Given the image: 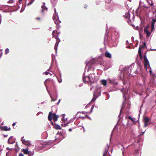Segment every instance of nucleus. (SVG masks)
I'll use <instances>...</instances> for the list:
<instances>
[{
	"mask_svg": "<svg viewBox=\"0 0 156 156\" xmlns=\"http://www.w3.org/2000/svg\"><path fill=\"white\" fill-rule=\"evenodd\" d=\"M81 118H82V119H85V117H82Z\"/></svg>",
	"mask_w": 156,
	"mask_h": 156,
	"instance_id": "0e129e2a",
	"label": "nucleus"
},
{
	"mask_svg": "<svg viewBox=\"0 0 156 156\" xmlns=\"http://www.w3.org/2000/svg\"><path fill=\"white\" fill-rule=\"evenodd\" d=\"M55 32V30H53V32H52V36H53V37H54V33Z\"/></svg>",
	"mask_w": 156,
	"mask_h": 156,
	"instance_id": "de8ad7c7",
	"label": "nucleus"
},
{
	"mask_svg": "<svg viewBox=\"0 0 156 156\" xmlns=\"http://www.w3.org/2000/svg\"><path fill=\"white\" fill-rule=\"evenodd\" d=\"M28 154H29V156H33L34 153V151H29V153Z\"/></svg>",
	"mask_w": 156,
	"mask_h": 156,
	"instance_id": "cd10ccee",
	"label": "nucleus"
},
{
	"mask_svg": "<svg viewBox=\"0 0 156 156\" xmlns=\"http://www.w3.org/2000/svg\"><path fill=\"white\" fill-rule=\"evenodd\" d=\"M109 148V146L108 144L107 146L106 147L105 149L104 152V153H108L109 155L110 156H111V155L108 152V150Z\"/></svg>",
	"mask_w": 156,
	"mask_h": 156,
	"instance_id": "dca6fc26",
	"label": "nucleus"
},
{
	"mask_svg": "<svg viewBox=\"0 0 156 156\" xmlns=\"http://www.w3.org/2000/svg\"><path fill=\"white\" fill-rule=\"evenodd\" d=\"M16 124V123L15 122H14V123H13L12 125L13 126H14Z\"/></svg>",
	"mask_w": 156,
	"mask_h": 156,
	"instance_id": "864d4df0",
	"label": "nucleus"
},
{
	"mask_svg": "<svg viewBox=\"0 0 156 156\" xmlns=\"http://www.w3.org/2000/svg\"><path fill=\"white\" fill-rule=\"evenodd\" d=\"M104 93L105 94L107 95V99H108L109 98V94L107 92H104Z\"/></svg>",
	"mask_w": 156,
	"mask_h": 156,
	"instance_id": "473e14b6",
	"label": "nucleus"
},
{
	"mask_svg": "<svg viewBox=\"0 0 156 156\" xmlns=\"http://www.w3.org/2000/svg\"><path fill=\"white\" fill-rule=\"evenodd\" d=\"M93 86H92L91 87V90H92V88H93Z\"/></svg>",
	"mask_w": 156,
	"mask_h": 156,
	"instance_id": "774afa93",
	"label": "nucleus"
},
{
	"mask_svg": "<svg viewBox=\"0 0 156 156\" xmlns=\"http://www.w3.org/2000/svg\"><path fill=\"white\" fill-rule=\"evenodd\" d=\"M95 62L94 59H91L89 62H86V65L85 67L86 71L84 72L83 76V82L86 83H88L91 85L92 84L94 83L96 80L95 74L94 73H91L87 74L89 71L91 69L92 65Z\"/></svg>",
	"mask_w": 156,
	"mask_h": 156,
	"instance_id": "f257e3e1",
	"label": "nucleus"
},
{
	"mask_svg": "<svg viewBox=\"0 0 156 156\" xmlns=\"http://www.w3.org/2000/svg\"><path fill=\"white\" fill-rule=\"evenodd\" d=\"M58 81L59 83H61L62 82V80H58Z\"/></svg>",
	"mask_w": 156,
	"mask_h": 156,
	"instance_id": "13d9d810",
	"label": "nucleus"
},
{
	"mask_svg": "<svg viewBox=\"0 0 156 156\" xmlns=\"http://www.w3.org/2000/svg\"><path fill=\"white\" fill-rule=\"evenodd\" d=\"M124 16L126 19H129L130 17V14L129 11L125 13V15H124Z\"/></svg>",
	"mask_w": 156,
	"mask_h": 156,
	"instance_id": "2eb2a0df",
	"label": "nucleus"
},
{
	"mask_svg": "<svg viewBox=\"0 0 156 156\" xmlns=\"http://www.w3.org/2000/svg\"><path fill=\"white\" fill-rule=\"evenodd\" d=\"M107 153H104L103 154V156H107Z\"/></svg>",
	"mask_w": 156,
	"mask_h": 156,
	"instance_id": "a18cd8bd",
	"label": "nucleus"
},
{
	"mask_svg": "<svg viewBox=\"0 0 156 156\" xmlns=\"http://www.w3.org/2000/svg\"><path fill=\"white\" fill-rule=\"evenodd\" d=\"M105 56L107 58H111L112 57V55L109 52L106 51L105 54Z\"/></svg>",
	"mask_w": 156,
	"mask_h": 156,
	"instance_id": "f3484780",
	"label": "nucleus"
},
{
	"mask_svg": "<svg viewBox=\"0 0 156 156\" xmlns=\"http://www.w3.org/2000/svg\"><path fill=\"white\" fill-rule=\"evenodd\" d=\"M122 108H121V110H120V114H119V115L118 117L119 118L120 115H121V112H122Z\"/></svg>",
	"mask_w": 156,
	"mask_h": 156,
	"instance_id": "ea45409f",
	"label": "nucleus"
},
{
	"mask_svg": "<svg viewBox=\"0 0 156 156\" xmlns=\"http://www.w3.org/2000/svg\"><path fill=\"white\" fill-rule=\"evenodd\" d=\"M62 134V133H61V132H60L59 133V132H58V133H57V134Z\"/></svg>",
	"mask_w": 156,
	"mask_h": 156,
	"instance_id": "bf43d9fd",
	"label": "nucleus"
},
{
	"mask_svg": "<svg viewBox=\"0 0 156 156\" xmlns=\"http://www.w3.org/2000/svg\"><path fill=\"white\" fill-rule=\"evenodd\" d=\"M144 64L145 67L146 68V70H147V66H148L149 67L150 69V70L149 71L150 73L151 74L152 73V70H151V68L150 67L149 63L147 58L146 55H144Z\"/></svg>",
	"mask_w": 156,
	"mask_h": 156,
	"instance_id": "20e7f679",
	"label": "nucleus"
},
{
	"mask_svg": "<svg viewBox=\"0 0 156 156\" xmlns=\"http://www.w3.org/2000/svg\"><path fill=\"white\" fill-rule=\"evenodd\" d=\"M117 84H118V83L117 82H115V81L112 83L114 85H116Z\"/></svg>",
	"mask_w": 156,
	"mask_h": 156,
	"instance_id": "4c0bfd02",
	"label": "nucleus"
},
{
	"mask_svg": "<svg viewBox=\"0 0 156 156\" xmlns=\"http://www.w3.org/2000/svg\"><path fill=\"white\" fill-rule=\"evenodd\" d=\"M62 121L63 122H65V119L64 118H63L62 119Z\"/></svg>",
	"mask_w": 156,
	"mask_h": 156,
	"instance_id": "79ce46f5",
	"label": "nucleus"
},
{
	"mask_svg": "<svg viewBox=\"0 0 156 156\" xmlns=\"http://www.w3.org/2000/svg\"><path fill=\"white\" fill-rule=\"evenodd\" d=\"M61 100L59 99L58 102L57 103V105H58L59 103H60Z\"/></svg>",
	"mask_w": 156,
	"mask_h": 156,
	"instance_id": "3c124183",
	"label": "nucleus"
},
{
	"mask_svg": "<svg viewBox=\"0 0 156 156\" xmlns=\"http://www.w3.org/2000/svg\"><path fill=\"white\" fill-rule=\"evenodd\" d=\"M148 26H147L144 29V32L146 34L147 36V37H149L150 36L151 34V33L148 30Z\"/></svg>",
	"mask_w": 156,
	"mask_h": 156,
	"instance_id": "1a4fd4ad",
	"label": "nucleus"
},
{
	"mask_svg": "<svg viewBox=\"0 0 156 156\" xmlns=\"http://www.w3.org/2000/svg\"><path fill=\"white\" fill-rule=\"evenodd\" d=\"M51 66L49 68L48 70V71H50V69H51Z\"/></svg>",
	"mask_w": 156,
	"mask_h": 156,
	"instance_id": "680f3d73",
	"label": "nucleus"
},
{
	"mask_svg": "<svg viewBox=\"0 0 156 156\" xmlns=\"http://www.w3.org/2000/svg\"><path fill=\"white\" fill-rule=\"evenodd\" d=\"M44 73L45 74H46V75H48V74H49V73H49V72H47L46 71V72H44Z\"/></svg>",
	"mask_w": 156,
	"mask_h": 156,
	"instance_id": "a19ab883",
	"label": "nucleus"
},
{
	"mask_svg": "<svg viewBox=\"0 0 156 156\" xmlns=\"http://www.w3.org/2000/svg\"><path fill=\"white\" fill-rule=\"evenodd\" d=\"M45 2H43V5L41 6L42 10L41 12L43 13L45 10L47 11L48 9L45 6Z\"/></svg>",
	"mask_w": 156,
	"mask_h": 156,
	"instance_id": "9b49d317",
	"label": "nucleus"
},
{
	"mask_svg": "<svg viewBox=\"0 0 156 156\" xmlns=\"http://www.w3.org/2000/svg\"><path fill=\"white\" fill-rule=\"evenodd\" d=\"M87 113V112H82V113H83V114H85V113Z\"/></svg>",
	"mask_w": 156,
	"mask_h": 156,
	"instance_id": "69168bd1",
	"label": "nucleus"
},
{
	"mask_svg": "<svg viewBox=\"0 0 156 156\" xmlns=\"http://www.w3.org/2000/svg\"><path fill=\"white\" fill-rule=\"evenodd\" d=\"M14 2V1L13 0H10L7 2V3H8L12 4Z\"/></svg>",
	"mask_w": 156,
	"mask_h": 156,
	"instance_id": "7c9ffc66",
	"label": "nucleus"
},
{
	"mask_svg": "<svg viewBox=\"0 0 156 156\" xmlns=\"http://www.w3.org/2000/svg\"><path fill=\"white\" fill-rule=\"evenodd\" d=\"M69 131L71 132V131H72V129H71V128H69Z\"/></svg>",
	"mask_w": 156,
	"mask_h": 156,
	"instance_id": "6e6d98bb",
	"label": "nucleus"
},
{
	"mask_svg": "<svg viewBox=\"0 0 156 156\" xmlns=\"http://www.w3.org/2000/svg\"><path fill=\"white\" fill-rule=\"evenodd\" d=\"M18 156H24L23 154L21 153H20Z\"/></svg>",
	"mask_w": 156,
	"mask_h": 156,
	"instance_id": "c03bdc74",
	"label": "nucleus"
},
{
	"mask_svg": "<svg viewBox=\"0 0 156 156\" xmlns=\"http://www.w3.org/2000/svg\"><path fill=\"white\" fill-rule=\"evenodd\" d=\"M141 1H140V5L138 8L137 9L136 12V14L137 16H140V13L142 10V9L141 8V6L140 5V4H141Z\"/></svg>",
	"mask_w": 156,
	"mask_h": 156,
	"instance_id": "9d476101",
	"label": "nucleus"
},
{
	"mask_svg": "<svg viewBox=\"0 0 156 156\" xmlns=\"http://www.w3.org/2000/svg\"><path fill=\"white\" fill-rule=\"evenodd\" d=\"M148 124H147V123L144 122V127H146L148 126Z\"/></svg>",
	"mask_w": 156,
	"mask_h": 156,
	"instance_id": "e433bc0d",
	"label": "nucleus"
},
{
	"mask_svg": "<svg viewBox=\"0 0 156 156\" xmlns=\"http://www.w3.org/2000/svg\"><path fill=\"white\" fill-rule=\"evenodd\" d=\"M51 121V122H51V125H53V124H53V122L51 121H51Z\"/></svg>",
	"mask_w": 156,
	"mask_h": 156,
	"instance_id": "603ef678",
	"label": "nucleus"
},
{
	"mask_svg": "<svg viewBox=\"0 0 156 156\" xmlns=\"http://www.w3.org/2000/svg\"><path fill=\"white\" fill-rule=\"evenodd\" d=\"M57 18L58 20H59V18H58V14H55V15H54V16H53V20L54 21L55 23V24L57 23H56V20H57Z\"/></svg>",
	"mask_w": 156,
	"mask_h": 156,
	"instance_id": "f8f14e48",
	"label": "nucleus"
},
{
	"mask_svg": "<svg viewBox=\"0 0 156 156\" xmlns=\"http://www.w3.org/2000/svg\"><path fill=\"white\" fill-rule=\"evenodd\" d=\"M139 27L138 26H137L136 27V30H138V29Z\"/></svg>",
	"mask_w": 156,
	"mask_h": 156,
	"instance_id": "052dcab7",
	"label": "nucleus"
},
{
	"mask_svg": "<svg viewBox=\"0 0 156 156\" xmlns=\"http://www.w3.org/2000/svg\"><path fill=\"white\" fill-rule=\"evenodd\" d=\"M69 123V122H68L67 123L65 124H64V126L66 127V126H67L68 125V124Z\"/></svg>",
	"mask_w": 156,
	"mask_h": 156,
	"instance_id": "58836bf2",
	"label": "nucleus"
},
{
	"mask_svg": "<svg viewBox=\"0 0 156 156\" xmlns=\"http://www.w3.org/2000/svg\"><path fill=\"white\" fill-rule=\"evenodd\" d=\"M147 2L151 6H152L153 5V1L151 0H146Z\"/></svg>",
	"mask_w": 156,
	"mask_h": 156,
	"instance_id": "412c9836",
	"label": "nucleus"
},
{
	"mask_svg": "<svg viewBox=\"0 0 156 156\" xmlns=\"http://www.w3.org/2000/svg\"><path fill=\"white\" fill-rule=\"evenodd\" d=\"M9 52V49L8 48H7L5 50V53L6 54L8 53Z\"/></svg>",
	"mask_w": 156,
	"mask_h": 156,
	"instance_id": "2f4dec72",
	"label": "nucleus"
},
{
	"mask_svg": "<svg viewBox=\"0 0 156 156\" xmlns=\"http://www.w3.org/2000/svg\"><path fill=\"white\" fill-rule=\"evenodd\" d=\"M22 151H23L24 153L25 154H28L29 152L28 150L26 149H23Z\"/></svg>",
	"mask_w": 156,
	"mask_h": 156,
	"instance_id": "aec40b11",
	"label": "nucleus"
},
{
	"mask_svg": "<svg viewBox=\"0 0 156 156\" xmlns=\"http://www.w3.org/2000/svg\"><path fill=\"white\" fill-rule=\"evenodd\" d=\"M128 119H131V120L133 122H134V120H133V119L132 117H131L130 116H129V117H128Z\"/></svg>",
	"mask_w": 156,
	"mask_h": 156,
	"instance_id": "f704fd0d",
	"label": "nucleus"
},
{
	"mask_svg": "<svg viewBox=\"0 0 156 156\" xmlns=\"http://www.w3.org/2000/svg\"><path fill=\"white\" fill-rule=\"evenodd\" d=\"M23 138H24V137L23 136L22 137L21 139V140L22 141V142L23 143V144H24L25 142H27V140H24L23 139Z\"/></svg>",
	"mask_w": 156,
	"mask_h": 156,
	"instance_id": "c85d7f7f",
	"label": "nucleus"
},
{
	"mask_svg": "<svg viewBox=\"0 0 156 156\" xmlns=\"http://www.w3.org/2000/svg\"><path fill=\"white\" fill-rule=\"evenodd\" d=\"M86 116L89 119L91 120V118L90 117H89L88 115H86Z\"/></svg>",
	"mask_w": 156,
	"mask_h": 156,
	"instance_id": "09e8293b",
	"label": "nucleus"
},
{
	"mask_svg": "<svg viewBox=\"0 0 156 156\" xmlns=\"http://www.w3.org/2000/svg\"><path fill=\"white\" fill-rule=\"evenodd\" d=\"M146 46V43L145 42H143V44L141 45V46H140L139 48L138 53L140 57V59H141L142 58V55L141 52V50L142 49V48Z\"/></svg>",
	"mask_w": 156,
	"mask_h": 156,
	"instance_id": "423d86ee",
	"label": "nucleus"
},
{
	"mask_svg": "<svg viewBox=\"0 0 156 156\" xmlns=\"http://www.w3.org/2000/svg\"><path fill=\"white\" fill-rule=\"evenodd\" d=\"M134 65V63H133L129 66H126L124 67H123L122 66H120L119 67V70L120 71V73H123V76L125 77L126 75L131 74V66Z\"/></svg>",
	"mask_w": 156,
	"mask_h": 156,
	"instance_id": "f03ea898",
	"label": "nucleus"
},
{
	"mask_svg": "<svg viewBox=\"0 0 156 156\" xmlns=\"http://www.w3.org/2000/svg\"><path fill=\"white\" fill-rule=\"evenodd\" d=\"M110 83L112 84L114 82V80L113 79H109Z\"/></svg>",
	"mask_w": 156,
	"mask_h": 156,
	"instance_id": "72a5a7b5",
	"label": "nucleus"
},
{
	"mask_svg": "<svg viewBox=\"0 0 156 156\" xmlns=\"http://www.w3.org/2000/svg\"><path fill=\"white\" fill-rule=\"evenodd\" d=\"M35 0H26V5L27 6H29L34 2Z\"/></svg>",
	"mask_w": 156,
	"mask_h": 156,
	"instance_id": "4468645a",
	"label": "nucleus"
},
{
	"mask_svg": "<svg viewBox=\"0 0 156 156\" xmlns=\"http://www.w3.org/2000/svg\"><path fill=\"white\" fill-rule=\"evenodd\" d=\"M94 107V105H93L92 106L91 108L90 112V113H91L93 111V109Z\"/></svg>",
	"mask_w": 156,
	"mask_h": 156,
	"instance_id": "c9c22d12",
	"label": "nucleus"
},
{
	"mask_svg": "<svg viewBox=\"0 0 156 156\" xmlns=\"http://www.w3.org/2000/svg\"><path fill=\"white\" fill-rule=\"evenodd\" d=\"M114 35L115 36V42H114L113 45L115 47H116V46L118 44L117 40L119 37V34L118 32H115L114 33Z\"/></svg>",
	"mask_w": 156,
	"mask_h": 156,
	"instance_id": "39448f33",
	"label": "nucleus"
},
{
	"mask_svg": "<svg viewBox=\"0 0 156 156\" xmlns=\"http://www.w3.org/2000/svg\"><path fill=\"white\" fill-rule=\"evenodd\" d=\"M42 113V112H38L37 113V115H39L40 114V113Z\"/></svg>",
	"mask_w": 156,
	"mask_h": 156,
	"instance_id": "8fccbe9b",
	"label": "nucleus"
},
{
	"mask_svg": "<svg viewBox=\"0 0 156 156\" xmlns=\"http://www.w3.org/2000/svg\"><path fill=\"white\" fill-rule=\"evenodd\" d=\"M55 129H61V128L60 126L58 124H55Z\"/></svg>",
	"mask_w": 156,
	"mask_h": 156,
	"instance_id": "b1692460",
	"label": "nucleus"
},
{
	"mask_svg": "<svg viewBox=\"0 0 156 156\" xmlns=\"http://www.w3.org/2000/svg\"><path fill=\"white\" fill-rule=\"evenodd\" d=\"M97 97H96L95 95V94L94 93V97H93V98L92 99V100H91V101H93V102L94 101H95V100L97 98Z\"/></svg>",
	"mask_w": 156,
	"mask_h": 156,
	"instance_id": "a878e982",
	"label": "nucleus"
},
{
	"mask_svg": "<svg viewBox=\"0 0 156 156\" xmlns=\"http://www.w3.org/2000/svg\"><path fill=\"white\" fill-rule=\"evenodd\" d=\"M8 143L9 144H13L14 143V140L12 136H10L8 140Z\"/></svg>",
	"mask_w": 156,
	"mask_h": 156,
	"instance_id": "ddd939ff",
	"label": "nucleus"
},
{
	"mask_svg": "<svg viewBox=\"0 0 156 156\" xmlns=\"http://www.w3.org/2000/svg\"><path fill=\"white\" fill-rule=\"evenodd\" d=\"M59 116L56 115L55 113L52 114L51 112H50L49 113L48 119L49 121H51L53 119L54 121H56L58 120V118Z\"/></svg>",
	"mask_w": 156,
	"mask_h": 156,
	"instance_id": "7ed1b4c3",
	"label": "nucleus"
},
{
	"mask_svg": "<svg viewBox=\"0 0 156 156\" xmlns=\"http://www.w3.org/2000/svg\"><path fill=\"white\" fill-rule=\"evenodd\" d=\"M144 122L147 123L149 121V119L148 118L145 117L144 118Z\"/></svg>",
	"mask_w": 156,
	"mask_h": 156,
	"instance_id": "4be33fe9",
	"label": "nucleus"
},
{
	"mask_svg": "<svg viewBox=\"0 0 156 156\" xmlns=\"http://www.w3.org/2000/svg\"><path fill=\"white\" fill-rule=\"evenodd\" d=\"M55 38L56 39L57 41V44L58 45L60 41V40L58 37H56Z\"/></svg>",
	"mask_w": 156,
	"mask_h": 156,
	"instance_id": "c756f323",
	"label": "nucleus"
},
{
	"mask_svg": "<svg viewBox=\"0 0 156 156\" xmlns=\"http://www.w3.org/2000/svg\"><path fill=\"white\" fill-rule=\"evenodd\" d=\"M155 17H156L155 18L153 19H152V22L151 23V32H152L153 31V30H154V24H155V23L156 22V15Z\"/></svg>",
	"mask_w": 156,
	"mask_h": 156,
	"instance_id": "6e6552de",
	"label": "nucleus"
},
{
	"mask_svg": "<svg viewBox=\"0 0 156 156\" xmlns=\"http://www.w3.org/2000/svg\"><path fill=\"white\" fill-rule=\"evenodd\" d=\"M4 137H7L8 136V135H4Z\"/></svg>",
	"mask_w": 156,
	"mask_h": 156,
	"instance_id": "5fc2aeb1",
	"label": "nucleus"
},
{
	"mask_svg": "<svg viewBox=\"0 0 156 156\" xmlns=\"http://www.w3.org/2000/svg\"><path fill=\"white\" fill-rule=\"evenodd\" d=\"M10 128H8L7 126H4L2 128V129L3 130L7 131L10 130Z\"/></svg>",
	"mask_w": 156,
	"mask_h": 156,
	"instance_id": "a211bd4d",
	"label": "nucleus"
},
{
	"mask_svg": "<svg viewBox=\"0 0 156 156\" xmlns=\"http://www.w3.org/2000/svg\"><path fill=\"white\" fill-rule=\"evenodd\" d=\"M54 11H55V14H58V13L56 12V8H54Z\"/></svg>",
	"mask_w": 156,
	"mask_h": 156,
	"instance_id": "37998d69",
	"label": "nucleus"
},
{
	"mask_svg": "<svg viewBox=\"0 0 156 156\" xmlns=\"http://www.w3.org/2000/svg\"><path fill=\"white\" fill-rule=\"evenodd\" d=\"M57 41H56V44H55V47H54V49H55V50L56 53L57 52V47H58V45L57 44Z\"/></svg>",
	"mask_w": 156,
	"mask_h": 156,
	"instance_id": "bb28decb",
	"label": "nucleus"
},
{
	"mask_svg": "<svg viewBox=\"0 0 156 156\" xmlns=\"http://www.w3.org/2000/svg\"><path fill=\"white\" fill-rule=\"evenodd\" d=\"M35 19L36 20H41V18L40 17H37L35 18Z\"/></svg>",
	"mask_w": 156,
	"mask_h": 156,
	"instance_id": "49530a36",
	"label": "nucleus"
},
{
	"mask_svg": "<svg viewBox=\"0 0 156 156\" xmlns=\"http://www.w3.org/2000/svg\"><path fill=\"white\" fill-rule=\"evenodd\" d=\"M87 6H86V5H84V8H87Z\"/></svg>",
	"mask_w": 156,
	"mask_h": 156,
	"instance_id": "338daca9",
	"label": "nucleus"
},
{
	"mask_svg": "<svg viewBox=\"0 0 156 156\" xmlns=\"http://www.w3.org/2000/svg\"><path fill=\"white\" fill-rule=\"evenodd\" d=\"M9 152H8L6 153V155L7 156H8L9 154Z\"/></svg>",
	"mask_w": 156,
	"mask_h": 156,
	"instance_id": "4d7b16f0",
	"label": "nucleus"
},
{
	"mask_svg": "<svg viewBox=\"0 0 156 156\" xmlns=\"http://www.w3.org/2000/svg\"><path fill=\"white\" fill-rule=\"evenodd\" d=\"M101 83L104 86H106L107 84V82L106 80H103L101 81Z\"/></svg>",
	"mask_w": 156,
	"mask_h": 156,
	"instance_id": "6ab92c4d",
	"label": "nucleus"
},
{
	"mask_svg": "<svg viewBox=\"0 0 156 156\" xmlns=\"http://www.w3.org/2000/svg\"><path fill=\"white\" fill-rule=\"evenodd\" d=\"M51 80V79H47V80H46L45 82H44V85H45V86H46V89H47V90L48 92V93L50 95V97H51V101H55L56 100H57V94H56V98L55 99H54L53 98H52V97L51 95L50 94L49 92V91L48 90V87L46 85V82L47 81H50Z\"/></svg>",
	"mask_w": 156,
	"mask_h": 156,
	"instance_id": "0eeeda50",
	"label": "nucleus"
},
{
	"mask_svg": "<svg viewBox=\"0 0 156 156\" xmlns=\"http://www.w3.org/2000/svg\"><path fill=\"white\" fill-rule=\"evenodd\" d=\"M144 133H145V132H142V133H141V135H143V134H144Z\"/></svg>",
	"mask_w": 156,
	"mask_h": 156,
	"instance_id": "e2e57ef3",
	"label": "nucleus"
},
{
	"mask_svg": "<svg viewBox=\"0 0 156 156\" xmlns=\"http://www.w3.org/2000/svg\"><path fill=\"white\" fill-rule=\"evenodd\" d=\"M141 76L143 78V80L144 81L146 79V74H144L143 73H142L141 74Z\"/></svg>",
	"mask_w": 156,
	"mask_h": 156,
	"instance_id": "5701e85b",
	"label": "nucleus"
},
{
	"mask_svg": "<svg viewBox=\"0 0 156 156\" xmlns=\"http://www.w3.org/2000/svg\"><path fill=\"white\" fill-rule=\"evenodd\" d=\"M52 4L53 5H55L57 2V0H51Z\"/></svg>",
	"mask_w": 156,
	"mask_h": 156,
	"instance_id": "393cba45",
	"label": "nucleus"
}]
</instances>
